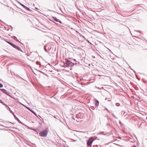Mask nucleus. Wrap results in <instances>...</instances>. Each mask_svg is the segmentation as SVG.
Segmentation results:
<instances>
[{
  "mask_svg": "<svg viewBox=\"0 0 147 147\" xmlns=\"http://www.w3.org/2000/svg\"><path fill=\"white\" fill-rule=\"evenodd\" d=\"M94 140V138L91 137L89 138L88 141L87 143V145L88 146H91Z\"/></svg>",
  "mask_w": 147,
  "mask_h": 147,
  "instance_id": "nucleus-1",
  "label": "nucleus"
},
{
  "mask_svg": "<svg viewBox=\"0 0 147 147\" xmlns=\"http://www.w3.org/2000/svg\"><path fill=\"white\" fill-rule=\"evenodd\" d=\"M48 133V131L46 130H45L43 131H41L39 133L40 136H47Z\"/></svg>",
  "mask_w": 147,
  "mask_h": 147,
  "instance_id": "nucleus-2",
  "label": "nucleus"
},
{
  "mask_svg": "<svg viewBox=\"0 0 147 147\" xmlns=\"http://www.w3.org/2000/svg\"><path fill=\"white\" fill-rule=\"evenodd\" d=\"M67 65L68 66H72L74 65V63L68 60L66 62Z\"/></svg>",
  "mask_w": 147,
  "mask_h": 147,
  "instance_id": "nucleus-3",
  "label": "nucleus"
},
{
  "mask_svg": "<svg viewBox=\"0 0 147 147\" xmlns=\"http://www.w3.org/2000/svg\"><path fill=\"white\" fill-rule=\"evenodd\" d=\"M52 18L55 21L57 22H59L61 24L62 23L61 22V21L59 20L58 19L56 18L55 17H53Z\"/></svg>",
  "mask_w": 147,
  "mask_h": 147,
  "instance_id": "nucleus-4",
  "label": "nucleus"
},
{
  "mask_svg": "<svg viewBox=\"0 0 147 147\" xmlns=\"http://www.w3.org/2000/svg\"><path fill=\"white\" fill-rule=\"evenodd\" d=\"M6 42L8 43L10 45H11L13 47L15 48H18V47L16 46L15 45L13 44V43H12L9 42H8V41H7Z\"/></svg>",
  "mask_w": 147,
  "mask_h": 147,
  "instance_id": "nucleus-5",
  "label": "nucleus"
},
{
  "mask_svg": "<svg viewBox=\"0 0 147 147\" xmlns=\"http://www.w3.org/2000/svg\"><path fill=\"white\" fill-rule=\"evenodd\" d=\"M1 90L5 94L8 95V93L6 90L4 89H1Z\"/></svg>",
  "mask_w": 147,
  "mask_h": 147,
  "instance_id": "nucleus-6",
  "label": "nucleus"
},
{
  "mask_svg": "<svg viewBox=\"0 0 147 147\" xmlns=\"http://www.w3.org/2000/svg\"><path fill=\"white\" fill-rule=\"evenodd\" d=\"M3 104L4 105H5L8 108V109L9 110L10 112L11 113H12L14 115L13 113L12 112V111H11L10 108L7 105H6L5 104Z\"/></svg>",
  "mask_w": 147,
  "mask_h": 147,
  "instance_id": "nucleus-7",
  "label": "nucleus"
},
{
  "mask_svg": "<svg viewBox=\"0 0 147 147\" xmlns=\"http://www.w3.org/2000/svg\"><path fill=\"white\" fill-rule=\"evenodd\" d=\"M95 105L96 106H98L99 105V102L98 101L96 100V102L95 104Z\"/></svg>",
  "mask_w": 147,
  "mask_h": 147,
  "instance_id": "nucleus-8",
  "label": "nucleus"
},
{
  "mask_svg": "<svg viewBox=\"0 0 147 147\" xmlns=\"http://www.w3.org/2000/svg\"><path fill=\"white\" fill-rule=\"evenodd\" d=\"M30 111L33 113H34V115H36V113L34 112V111L32 110H30Z\"/></svg>",
  "mask_w": 147,
  "mask_h": 147,
  "instance_id": "nucleus-9",
  "label": "nucleus"
},
{
  "mask_svg": "<svg viewBox=\"0 0 147 147\" xmlns=\"http://www.w3.org/2000/svg\"><path fill=\"white\" fill-rule=\"evenodd\" d=\"M3 86V85L1 84L0 83V88H2Z\"/></svg>",
  "mask_w": 147,
  "mask_h": 147,
  "instance_id": "nucleus-10",
  "label": "nucleus"
},
{
  "mask_svg": "<svg viewBox=\"0 0 147 147\" xmlns=\"http://www.w3.org/2000/svg\"><path fill=\"white\" fill-rule=\"evenodd\" d=\"M0 102L1 103H3V102H2V101H1V100H0Z\"/></svg>",
  "mask_w": 147,
  "mask_h": 147,
  "instance_id": "nucleus-11",
  "label": "nucleus"
},
{
  "mask_svg": "<svg viewBox=\"0 0 147 147\" xmlns=\"http://www.w3.org/2000/svg\"><path fill=\"white\" fill-rule=\"evenodd\" d=\"M27 109H28V110H29L30 111V110H31V109H30V108H27Z\"/></svg>",
  "mask_w": 147,
  "mask_h": 147,
  "instance_id": "nucleus-12",
  "label": "nucleus"
},
{
  "mask_svg": "<svg viewBox=\"0 0 147 147\" xmlns=\"http://www.w3.org/2000/svg\"><path fill=\"white\" fill-rule=\"evenodd\" d=\"M132 147H136L135 146H133Z\"/></svg>",
  "mask_w": 147,
  "mask_h": 147,
  "instance_id": "nucleus-13",
  "label": "nucleus"
}]
</instances>
